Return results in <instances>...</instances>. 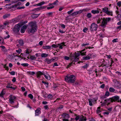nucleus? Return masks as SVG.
I'll return each instance as SVG.
<instances>
[{"label":"nucleus","mask_w":121,"mask_h":121,"mask_svg":"<svg viewBox=\"0 0 121 121\" xmlns=\"http://www.w3.org/2000/svg\"><path fill=\"white\" fill-rule=\"evenodd\" d=\"M10 98L9 99V103L11 104L14 103V101L16 98V97L15 96H12L11 95L10 96Z\"/></svg>","instance_id":"nucleus-8"},{"label":"nucleus","mask_w":121,"mask_h":121,"mask_svg":"<svg viewBox=\"0 0 121 121\" xmlns=\"http://www.w3.org/2000/svg\"><path fill=\"white\" fill-rule=\"evenodd\" d=\"M21 26L19 24H18L15 25L14 28L13 29V30L14 32L15 33H17L19 30Z\"/></svg>","instance_id":"nucleus-3"},{"label":"nucleus","mask_w":121,"mask_h":121,"mask_svg":"<svg viewBox=\"0 0 121 121\" xmlns=\"http://www.w3.org/2000/svg\"><path fill=\"white\" fill-rule=\"evenodd\" d=\"M28 25L27 24L24 25L22 28L24 29H26Z\"/></svg>","instance_id":"nucleus-47"},{"label":"nucleus","mask_w":121,"mask_h":121,"mask_svg":"<svg viewBox=\"0 0 121 121\" xmlns=\"http://www.w3.org/2000/svg\"><path fill=\"white\" fill-rule=\"evenodd\" d=\"M112 98H110L109 99H107L104 100L105 103H110L111 102H112Z\"/></svg>","instance_id":"nucleus-18"},{"label":"nucleus","mask_w":121,"mask_h":121,"mask_svg":"<svg viewBox=\"0 0 121 121\" xmlns=\"http://www.w3.org/2000/svg\"><path fill=\"white\" fill-rule=\"evenodd\" d=\"M90 100L91 101V102L93 103L94 102H95L97 99H96L95 98H93L92 99H90Z\"/></svg>","instance_id":"nucleus-51"},{"label":"nucleus","mask_w":121,"mask_h":121,"mask_svg":"<svg viewBox=\"0 0 121 121\" xmlns=\"http://www.w3.org/2000/svg\"><path fill=\"white\" fill-rule=\"evenodd\" d=\"M86 16L88 18H90L92 17V15L91 13H88L87 14Z\"/></svg>","instance_id":"nucleus-28"},{"label":"nucleus","mask_w":121,"mask_h":121,"mask_svg":"<svg viewBox=\"0 0 121 121\" xmlns=\"http://www.w3.org/2000/svg\"><path fill=\"white\" fill-rule=\"evenodd\" d=\"M29 26L28 31L29 33H34L36 31L37 26L35 23L31 22L29 23Z\"/></svg>","instance_id":"nucleus-1"},{"label":"nucleus","mask_w":121,"mask_h":121,"mask_svg":"<svg viewBox=\"0 0 121 121\" xmlns=\"http://www.w3.org/2000/svg\"><path fill=\"white\" fill-rule=\"evenodd\" d=\"M112 102H119V97L117 95H116L112 97Z\"/></svg>","instance_id":"nucleus-6"},{"label":"nucleus","mask_w":121,"mask_h":121,"mask_svg":"<svg viewBox=\"0 0 121 121\" xmlns=\"http://www.w3.org/2000/svg\"><path fill=\"white\" fill-rule=\"evenodd\" d=\"M43 74L41 71H39L38 72L36 73V76L37 77L39 78H40L41 75H43Z\"/></svg>","instance_id":"nucleus-16"},{"label":"nucleus","mask_w":121,"mask_h":121,"mask_svg":"<svg viewBox=\"0 0 121 121\" xmlns=\"http://www.w3.org/2000/svg\"><path fill=\"white\" fill-rule=\"evenodd\" d=\"M88 30V29L86 27L83 30V31L84 32H86Z\"/></svg>","instance_id":"nucleus-59"},{"label":"nucleus","mask_w":121,"mask_h":121,"mask_svg":"<svg viewBox=\"0 0 121 121\" xmlns=\"http://www.w3.org/2000/svg\"><path fill=\"white\" fill-rule=\"evenodd\" d=\"M91 54L89 53L86 56L83 57L82 58V60H85L90 59H91Z\"/></svg>","instance_id":"nucleus-7"},{"label":"nucleus","mask_w":121,"mask_h":121,"mask_svg":"<svg viewBox=\"0 0 121 121\" xmlns=\"http://www.w3.org/2000/svg\"><path fill=\"white\" fill-rule=\"evenodd\" d=\"M97 28V25L95 23H92L90 26V30L92 31H96Z\"/></svg>","instance_id":"nucleus-4"},{"label":"nucleus","mask_w":121,"mask_h":121,"mask_svg":"<svg viewBox=\"0 0 121 121\" xmlns=\"http://www.w3.org/2000/svg\"><path fill=\"white\" fill-rule=\"evenodd\" d=\"M28 97L30 98L31 99H33V95L31 94H29L28 95Z\"/></svg>","instance_id":"nucleus-41"},{"label":"nucleus","mask_w":121,"mask_h":121,"mask_svg":"<svg viewBox=\"0 0 121 121\" xmlns=\"http://www.w3.org/2000/svg\"><path fill=\"white\" fill-rule=\"evenodd\" d=\"M105 85L104 84H103L100 86V87L102 89H103L105 87Z\"/></svg>","instance_id":"nucleus-64"},{"label":"nucleus","mask_w":121,"mask_h":121,"mask_svg":"<svg viewBox=\"0 0 121 121\" xmlns=\"http://www.w3.org/2000/svg\"><path fill=\"white\" fill-rule=\"evenodd\" d=\"M60 26L63 29H65V25L63 24H60Z\"/></svg>","instance_id":"nucleus-60"},{"label":"nucleus","mask_w":121,"mask_h":121,"mask_svg":"<svg viewBox=\"0 0 121 121\" xmlns=\"http://www.w3.org/2000/svg\"><path fill=\"white\" fill-rule=\"evenodd\" d=\"M10 15V14H6L3 16V17L4 19H5L9 17Z\"/></svg>","instance_id":"nucleus-30"},{"label":"nucleus","mask_w":121,"mask_h":121,"mask_svg":"<svg viewBox=\"0 0 121 121\" xmlns=\"http://www.w3.org/2000/svg\"><path fill=\"white\" fill-rule=\"evenodd\" d=\"M45 3V2L44 1H42L40 3L36 4L34 6L37 5V6H40L44 4Z\"/></svg>","instance_id":"nucleus-24"},{"label":"nucleus","mask_w":121,"mask_h":121,"mask_svg":"<svg viewBox=\"0 0 121 121\" xmlns=\"http://www.w3.org/2000/svg\"><path fill=\"white\" fill-rule=\"evenodd\" d=\"M107 23V19H105V18H104L100 26L103 28H104L106 27Z\"/></svg>","instance_id":"nucleus-5"},{"label":"nucleus","mask_w":121,"mask_h":121,"mask_svg":"<svg viewBox=\"0 0 121 121\" xmlns=\"http://www.w3.org/2000/svg\"><path fill=\"white\" fill-rule=\"evenodd\" d=\"M85 50V48H84L82 50L80 51V53L81 55L82 56L86 55V52H84V51Z\"/></svg>","instance_id":"nucleus-19"},{"label":"nucleus","mask_w":121,"mask_h":121,"mask_svg":"<svg viewBox=\"0 0 121 121\" xmlns=\"http://www.w3.org/2000/svg\"><path fill=\"white\" fill-rule=\"evenodd\" d=\"M21 4V2H19L17 3V4L13 5L12 6V7L13 8H15L17 7V6L20 5Z\"/></svg>","instance_id":"nucleus-23"},{"label":"nucleus","mask_w":121,"mask_h":121,"mask_svg":"<svg viewBox=\"0 0 121 121\" xmlns=\"http://www.w3.org/2000/svg\"><path fill=\"white\" fill-rule=\"evenodd\" d=\"M59 46V45H56L54 44H53L52 46H51V47H52L53 48H57Z\"/></svg>","instance_id":"nucleus-43"},{"label":"nucleus","mask_w":121,"mask_h":121,"mask_svg":"<svg viewBox=\"0 0 121 121\" xmlns=\"http://www.w3.org/2000/svg\"><path fill=\"white\" fill-rule=\"evenodd\" d=\"M105 95L107 96H108L109 95V93L108 91H106V92Z\"/></svg>","instance_id":"nucleus-44"},{"label":"nucleus","mask_w":121,"mask_h":121,"mask_svg":"<svg viewBox=\"0 0 121 121\" xmlns=\"http://www.w3.org/2000/svg\"><path fill=\"white\" fill-rule=\"evenodd\" d=\"M25 32V29H24L21 28V33H23Z\"/></svg>","instance_id":"nucleus-53"},{"label":"nucleus","mask_w":121,"mask_h":121,"mask_svg":"<svg viewBox=\"0 0 121 121\" xmlns=\"http://www.w3.org/2000/svg\"><path fill=\"white\" fill-rule=\"evenodd\" d=\"M53 96L51 94H49L47 95V97L48 98V99L51 100L53 98Z\"/></svg>","instance_id":"nucleus-35"},{"label":"nucleus","mask_w":121,"mask_h":121,"mask_svg":"<svg viewBox=\"0 0 121 121\" xmlns=\"http://www.w3.org/2000/svg\"><path fill=\"white\" fill-rule=\"evenodd\" d=\"M89 105L90 106H92V102H91V101L90 100V99H89Z\"/></svg>","instance_id":"nucleus-62"},{"label":"nucleus","mask_w":121,"mask_h":121,"mask_svg":"<svg viewBox=\"0 0 121 121\" xmlns=\"http://www.w3.org/2000/svg\"><path fill=\"white\" fill-rule=\"evenodd\" d=\"M81 11H76L72 13L71 14V15L72 16H75L77 15L79 13H81Z\"/></svg>","instance_id":"nucleus-15"},{"label":"nucleus","mask_w":121,"mask_h":121,"mask_svg":"<svg viewBox=\"0 0 121 121\" xmlns=\"http://www.w3.org/2000/svg\"><path fill=\"white\" fill-rule=\"evenodd\" d=\"M53 14L52 12H49L47 13V15L48 17H49L51 15H52Z\"/></svg>","instance_id":"nucleus-54"},{"label":"nucleus","mask_w":121,"mask_h":121,"mask_svg":"<svg viewBox=\"0 0 121 121\" xmlns=\"http://www.w3.org/2000/svg\"><path fill=\"white\" fill-rule=\"evenodd\" d=\"M4 67L5 69L6 70H8L9 69L8 67L7 66V64H5L4 65Z\"/></svg>","instance_id":"nucleus-48"},{"label":"nucleus","mask_w":121,"mask_h":121,"mask_svg":"<svg viewBox=\"0 0 121 121\" xmlns=\"http://www.w3.org/2000/svg\"><path fill=\"white\" fill-rule=\"evenodd\" d=\"M99 11L98 10H93L91 11V13L94 14L99 13Z\"/></svg>","instance_id":"nucleus-21"},{"label":"nucleus","mask_w":121,"mask_h":121,"mask_svg":"<svg viewBox=\"0 0 121 121\" xmlns=\"http://www.w3.org/2000/svg\"><path fill=\"white\" fill-rule=\"evenodd\" d=\"M12 85V84H11L10 83H9L8 84L7 86H6V87L7 88H11L13 90H15L16 89V87H13L10 86Z\"/></svg>","instance_id":"nucleus-13"},{"label":"nucleus","mask_w":121,"mask_h":121,"mask_svg":"<svg viewBox=\"0 0 121 121\" xmlns=\"http://www.w3.org/2000/svg\"><path fill=\"white\" fill-rule=\"evenodd\" d=\"M100 107H99L97 108V109L96 110V112L97 113H99L101 111H100Z\"/></svg>","instance_id":"nucleus-38"},{"label":"nucleus","mask_w":121,"mask_h":121,"mask_svg":"<svg viewBox=\"0 0 121 121\" xmlns=\"http://www.w3.org/2000/svg\"><path fill=\"white\" fill-rule=\"evenodd\" d=\"M21 65L23 67H27L29 65L28 64L26 63L21 64Z\"/></svg>","instance_id":"nucleus-39"},{"label":"nucleus","mask_w":121,"mask_h":121,"mask_svg":"<svg viewBox=\"0 0 121 121\" xmlns=\"http://www.w3.org/2000/svg\"><path fill=\"white\" fill-rule=\"evenodd\" d=\"M43 48L45 49H49L51 48V46H43L42 47Z\"/></svg>","instance_id":"nucleus-22"},{"label":"nucleus","mask_w":121,"mask_h":121,"mask_svg":"<svg viewBox=\"0 0 121 121\" xmlns=\"http://www.w3.org/2000/svg\"><path fill=\"white\" fill-rule=\"evenodd\" d=\"M29 49H27L26 50H25V53L27 54H29L30 52H29Z\"/></svg>","instance_id":"nucleus-50"},{"label":"nucleus","mask_w":121,"mask_h":121,"mask_svg":"<svg viewBox=\"0 0 121 121\" xmlns=\"http://www.w3.org/2000/svg\"><path fill=\"white\" fill-rule=\"evenodd\" d=\"M76 80L75 76L73 75L67 74L65 78V80L69 83H74Z\"/></svg>","instance_id":"nucleus-2"},{"label":"nucleus","mask_w":121,"mask_h":121,"mask_svg":"<svg viewBox=\"0 0 121 121\" xmlns=\"http://www.w3.org/2000/svg\"><path fill=\"white\" fill-rule=\"evenodd\" d=\"M35 15H32L31 16V17H32V18H36L37 17H38L39 14H36V16H35Z\"/></svg>","instance_id":"nucleus-40"},{"label":"nucleus","mask_w":121,"mask_h":121,"mask_svg":"<svg viewBox=\"0 0 121 121\" xmlns=\"http://www.w3.org/2000/svg\"><path fill=\"white\" fill-rule=\"evenodd\" d=\"M44 7H40V8H35L34 9H33L32 11H40L41 10L43 9H44Z\"/></svg>","instance_id":"nucleus-14"},{"label":"nucleus","mask_w":121,"mask_h":121,"mask_svg":"<svg viewBox=\"0 0 121 121\" xmlns=\"http://www.w3.org/2000/svg\"><path fill=\"white\" fill-rule=\"evenodd\" d=\"M10 74L12 75H14L15 74V72L14 71H12L11 72H9Z\"/></svg>","instance_id":"nucleus-55"},{"label":"nucleus","mask_w":121,"mask_h":121,"mask_svg":"<svg viewBox=\"0 0 121 121\" xmlns=\"http://www.w3.org/2000/svg\"><path fill=\"white\" fill-rule=\"evenodd\" d=\"M19 43L20 46H22L24 44V42L23 40L20 39L18 41Z\"/></svg>","instance_id":"nucleus-25"},{"label":"nucleus","mask_w":121,"mask_h":121,"mask_svg":"<svg viewBox=\"0 0 121 121\" xmlns=\"http://www.w3.org/2000/svg\"><path fill=\"white\" fill-rule=\"evenodd\" d=\"M108 15L112 16V12H110L109 11H108L106 13Z\"/></svg>","instance_id":"nucleus-37"},{"label":"nucleus","mask_w":121,"mask_h":121,"mask_svg":"<svg viewBox=\"0 0 121 121\" xmlns=\"http://www.w3.org/2000/svg\"><path fill=\"white\" fill-rule=\"evenodd\" d=\"M28 73L30 75H33L35 74V73L33 71L28 72Z\"/></svg>","instance_id":"nucleus-46"},{"label":"nucleus","mask_w":121,"mask_h":121,"mask_svg":"<svg viewBox=\"0 0 121 121\" xmlns=\"http://www.w3.org/2000/svg\"><path fill=\"white\" fill-rule=\"evenodd\" d=\"M108 11V8L107 7H104L102 9L103 11L106 13Z\"/></svg>","instance_id":"nucleus-26"},{"label":"nucleus","mask_w":121,"mask_h":121,"mask_svg":"<svg viewBox=\"0 0 121 121\" xmlns=\"http://www.w3.org/2000/svg\"><path fill=\"white\" fill-rule=\"evenodd\" d=\"M30 58L32 60H35L36 58L34 56H30Z\"/></svg>","instance_id":"nucleus-34"},{"label":"nucleus","mask_w":121,"mask_h":121,"mask_svg":"<svg viewBox=\"0 0 121 121\" xmlns=\"http://www.w3.org/2000/svg\"><path fill=\"white\" fill-rule=\"evenodd\" d=\"M74 116L76 117L75 119L76 121L78 120L80 118L79 115L77 114H75Z\"/></svg>","instance_id":"nucleus-29"},{"label":"nucleus","mask_w":121,"mask_h":121,"mask_svg":"<svg viewBox=\"0 0 121 121\" xmlns=\"http://www.w3.org/2000/svg\"><path fill=\"white\" fill-rule=\"evenodd\" d=\"M74 10L73 9H71L70 11H69L67 13L68 14H70V13H71Z\"/></svg>","instance_id":"nucleus-61"},{"label":"nucleus","mask_w":121,"mask_h":121,"mask_svg":"<svg viewBox=\"0 0 121 121\" xmlns=\"http://www.w3.org/2000/svg\"><path fill=\"white\" fill-rule=\"evenodd\" d=\"M25 8V7L24 6H22V7H18L17 8V9H23Z\"/></svg>","instance_id":"nucleus-57"},{"label":"nucleus","mask_w":121,"mask_h":121,"mask_svg":"<svg viewBox=\"0 0 121 121\" xmlns=\"http://www.w3.org/2000/svg\"><path fill=\"white\" fill-rule=\"evenodd\" d=\"M103 60V66H106V67H108L110 65V62L108 60H107L105 61L104 60Z\"/></svg>","instance_id":"nucleus-9"},{"label":"nucleus","mask_w":121,"mask_h":121,"mask_svg":"<svg viewBox=\"0 0 121 121\" xmlns=\"http://www.w3.org/2000/svg\"><path fill=\"white\" fill-rule=\"evenodd\" d=\"M78 57H75V58L74 59V60L73 61L74 62L77 61H78Z\"/></svg>","instance_id":"nucleus-45"},{"label":"nucleus","mask_w":121,"mask_h":121,"mask_svg":"<svg viewBox=\"0 0 121 121\" xmlns=\"http://www.w3.org/2000/svg\"><path fill=\"white\" fill-rule=\"evenodd\" d=\"M44 61L48 64H49L52 62L51 59H49L48 58H46L45 60Z\"/></svg>","instance_id":"nucleus-17"},{"label":"nucleus","mask_w":121,"mask_h":121,"mask_svg":"<svg viewBox=\"0 0 121 121\" xmlns=\"http://www.w3.org/2000/svg\"><path fill=\"white\" fill-rule=\"evenodd\" d=\"M16 51L19 54H20L22 51L21 49H19L18 50H17Z\"/></svg>","instance_id":"nucleus-56"},{"label":"nucleus","mask_w":121,"mask_h":121,"mask_svg":"<svg viewBox=\"0 0 121 121\" xmlns=\"http://www.w3.org/2000/svg\"><path fill=\"white\" fill-rule=\"evenodd\" d=\"M74 54V55H75V57H78L80 55V54L79 53H77L75 54Z\"/></svg>","instance_id":"nucleus-49"},{"label":"nucleus","mask_w":121,"mask_h":121,"mask_svg":"<svg viewBox=\"0 0 121 121\" xmlns=\"http://www.w3.org/2000/svg\"><path fill=\"white\" fill-rule=\"evenodd\" d=\"M75 55L74 54H73L72 56H71L70 57V58L71 59V61H73V59L75 58Z\"/></svg>","instance_id":"nucleus-36"},{"label":"nucleus","mask_w":121,"mask_h":121,"mask_svg":"<svg viewBox=\"0 0 121 121\" xmlns=\"http://www.w3.org/2000/svg\"><path fill=\"white\" fill-rule=\"evenodd\" d=\"M64 58L66 60H69V57L65 56L64 57Z\"/></svg>","instance_id":"nucleus-63"},{"label":"nucleus","mask_w":121,"mask_h":121,"mask_svg":"<svg viewBox=\"0 0 121 121\" xmlns=\"http://www.w3.org/2000/svg\"><path fill=\"white\" fill-rule=\"evenodd\" d=\"M4 43H5L3 39L0 36V44L1 45H3Z\"/></svg>","instance_id":"nucleus-20"},{"label":"nucleus","mask_w":121,"mask_h":121,"mask_svg":"<svg viewBox=\"0 0 121 121\" xmlns=\"http://www.w3.org/2000/svg\"><path fill=\"white\" fill-rule=\"evenodd\" d=\"M109 90L110 92L112 93L115 91V90L112 87H110L109 88Z\"/></svg>","instance_id":"nucleus-32"},{"label":"nucleus","mask_w":121,"mask_h":121,"mask_svg":"<svg viewBox=\"0 0 121 121\" xmlns=\"http://www.w3.org/2000/svg\"><path fill=\"white\" fill-rule=\"evenodd\" d=\"M41 108H37L35 111V116H38L41 113Z\"/></svg>","instance_id":"nucleus-10"},{"label":"nucleus","mask_w":121,"mask_h":121,"mask_svg":"<svg viewBox=\"0 0 121 121\" xmlns=\"http://www.w3.org/2000/svg\"><path fill=\"white\" fill-rule=\"evenodd\" d=\"M58 59V57H54L51 59L52 61L55 62Z\"/></svg>","instance_id":"nucleus-31"},{"label":"nucleus","mask_w":121,"mask_h":121,"mask_svg":"<svg viewBox=\"0 0 121 121\" xmlns=\"http://www.w3.org/2000/svg\"><path fill=\"white\" fill-rule=\"evenodd\" d=\"M43 75H44V77L46 79L48 80H49L50 79V77H48V76H47L45 74H43Z\"/></svg>","instance_id":"nucleus-52"},{"label":"nucleus","mask_w":121,"mask_h":121,"mask_svg":"<svg viewBox=\"0 0 121 121\" xmlns=\"http://www.w3.org/2000/svg\"><path fill=\"white\" fill-rule=\"evenodd\" d=\"M42 82L45 84L46 85V87H47L49 84V83L48 82H46L44 81H42Z\"/></svg>","instance_id":"nucleus-42"},{"label":"nucleus","mask_w":121,"mask_h":121,"mask_svg":"<svg viewBox=\"0 0 121 121\" xmlns=\"http://www.w3.org/2000/svg\"><path fill=\"white\" fill-rule=\"evenodd\" d=\"M116 13L118 14L117 16V17L120 20H121V10L120 12H119L118 11H116Z\"/></svg>","instance_id":"nucleus-12"},{"label":"nucleus","mask_w":121,"mask_h":121,"mask_svg":"<svg viewBox=\"0 0 121 121\" xmlns=\"http://www.w3.org/2000/svg\"><path fill=\"white\" fill-rule=\"evenodd\" d=\"M117 4L119 7H120L121 6V1H120L118 2L117 3Z\"/></svg>","instance_id":"nucleus-58"},{"label":"nucleus","mask_w":121,"mask_h":121,"mask_svg":"<svg viewBox=\"0 0 121 121\" xmlns=\"http://www.w3.org/2000/svg\"><path fill=\"white\" fill-rule=\"evenodd\" d=\"M48 55V54L44 53H43L41 54V56L42 57H46Z\"/></svg>","instance_id":"nucleus-33"},{"label":"nucleus","mask_w":121,"mask_h":121,"mask_svg":"<svg viewBox=\"0 0 121 121\" xmlns=\"http://www.w3.org/2000/svg\"><path fill=\"white\" fill-rule=\"evenodd\" d=\"M4 89H3L0 94V97H3V95L5 94V93L4 92Z\"/></svg>","instance_id":"nucleus-27"},{"label":"nucleus","mask_w":121,"mask_h":121,"mask_svg":"<svg viewBox=\"0 0 121 121\" xmlns=\"http://www.w3.org/2000/svg\"><path fill=\"white\" fill-rule=\"evenodd\" d=\"M69 115V114L64 113L62 115V116L65 119H68L70 117Z\"/></svg>","instance_id":"nucleus-11"}]
</instances>
